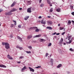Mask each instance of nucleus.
<instances>
[{"instance_id":"obj_18","label":"nucleus","mask_w":74,"mask_h":74,"mask_svg":"<svg viewBox=\"0 0 74 74\" xmlns=\"http://www.w3.org/2000/svg\"><path fill=\"white\" fill-rule=\"evenodd\" d=\"M62 66V64H60L58 65L57 66V68H59L60 67Z\"/></svg>"},{"instance_id":"obj_17","label":"nucleus","mask_w":74,"mask_h":74,"mask_svg":"<svg viewBox=\"0 0 74 74\" xmlns=\"http://www.w3.org/2000/svg\"><path fill=\"white\" fill-rule=\"evenodd\" d=\"M41 35L40 34H39L38 35L34 37L35 38V37H41Z\"/></svg>"},{"instance_id":"obj_39","label":"nucleus","mask_w":74,"mask_h":74,"mask_svg":"<svg viewBox=\"0 0 74 74\" xmlns=\"http://www.w3.org/2000/svg\"><path fill=\"white\" fill-rule=\"evenodd\" d=\"M53 12V10L52 9H50L49 10V12Z\"/></svg>"},{"instance_id":"obj_37","label":"nucleus","mask_w":74,"mask_h":74,"mask_svg":"<svg viewBox=\"0 0 74 74\" xmlns=\"http://www.w3.org/2000/svg\"><path fill=\"white\" fill-rule=\"evenodd\" d=\"M63 29H64V27H60V30H62Z\"/></svg>"},{"instance_id":"obj_64","label":"nucleus","mask_w":74,"mask_h":74,"mask_svg":"<svg viewBox=\"0 0 74 74\" xmlns=\"http://www.w3.org/2000/svg\"><path fill=\"white\" fill-rule=\"evenodd\" d=\"M43 26H44V25H42Z\"/></svg>"},{"instance_id":"obj_28","label":"nucleus","mask_w":74,"mask_h":74,"mask_svg":"<svg viewBox=\"0 0 74 74\" xmlns=\"http://www.w3.org/2000/svg\"><path fill=\"white\" fill-rule=\"evenodd\" d=\"M44 3H42L41 5H40V7H42L43 6H44Z\"/></svg>"},{"instance_id":"obj_16","label":"nucleus","mask_w":74,"mask_h":74,"mask_svg":"<svg viewBox=\"0 0 74 74\" xmlns=\"http://www.w3.org/2000/svg\"><path fill=\"white\" fill-rule=\"evenodd\" d=\"M47 29H49V30H51L52 29V28L50 27H47Z\"/></svg>"},{"instance_id":"obj_35","label":"nucleus","mask_w":74,"mask_h":74,"mask_svg":"<svg viewBox=\"0 0 74 74\" xmlns=\"http://www.w3.org/2000/svg\"><path fill=\"white\" fill-rule=\"evenodd\" d=\"M53 60L52 59H51V62L52 63H53Z\"/></svg>"},{"instance_id":"obj_46","label":"nucleus","mask_w":74,"mask_h":74,"mask_svg":"<svg viewBox=\"0 0 74 74\" xmlns=\"http://www.w3.org/2000/svg\"><path fill=\"white\" fill-rule=\"evenodd\" d=\"M32 42H34V43H35L36 42V41H32Z\"/></svg>"},{"instance_id":"obj_34","label":"nucleus","mask_w":74,"mask_h":74,"mask_svg":"<svg viewBox=\"0 0 74 74\" xmlns=\"http://www.w3.org/2000/svg\"><path fill=\"white\" fill-rule=\"evenodd\" d=\"M41 66H38V67H36V68H40L41 67Z\"/></svg>"},{"instance_id":"obj_33","label":"nucleus","mask_w":74,"mask_h":74,"mask_svg":"<svg viewBox=\"0 0 74 74\" xmlns=\"http://www.w3.org/2000/svg\"><path fill=\"white\" fill-rule=\"evenodd\" d=\"M51 45V43H49V44L48 45V47H50Z\"/></svg>"},{"instance_id":"obj_55","label":"nucleus","mask_w":74,"mask_h":74,"mask_svg":"<svg viewBox=\"0 0 74 74\" xmlns=\"http://www.w3.org/2000/svg\"><path fill=\"white\" fill-rule=\"evenodd\" d=\"M47 17H48V18H51L50 16H48Z\"/></svg>"},{"instance_id":"obj_2","label":"nucleus","mask_w":74,"mask_h":74,"mask_svg":"<svg viewBox=\"0 0 74 74\" xmlns=\"http://www.w3.org/2000/svg\"><path fill=\"white\" fill-rule=\"evenodd\" d=\"M46 22V21L45 20H42L41 21V23L42 24H43L44 25L45 24Z\"/></svg>"},{"instance_id":"obj_1","label":"nucleus","mask_w":74,"mask_h":74,"mask_svg":"<svg viewBox=\"0 0 74 74\" xmlns=\"http://www.w3.org/2000/svg\"><path fill=\"white\" fill-rule=\"evenodd\" d=\"M2 44L3 45H5V48L6 49H8L10 48V46L9 45H10V44H8V43L7 42H2Z\"/></svg>"},{"instance_id":"obj_61","label":"nucleus","mask_w":74,"mask_h":74,"mask_svg":"<svg viewBox=\"0 0 74 74\" xmlns=\"http://www.w3.org/2000/svg\"><path fill=\"white\" fill-rule=\"evenodd\" d=\"M60 24H59L58 25V26H60Z\"/></svg>"},{"instance_id":"obj_27","label":"nucleus","mask_w":74,"mask_h":74,"mask_svg":"<svg viewBox=\"0 0 74 74\" xmlns=\"http://www.w3.org/2000/svg\"><path fill=\"white\" fill-rule=\"evenodd\" d=\"M39 31V30L38 29H36L35 30V32H38Z\"/></svg>"},{"instance_id":"obj_9","label":"nucleus","mask_w":74,"mask_h":74,"mask_svg":"<svg viewBox=\"0 0 74 74\" xmlns=\"http://www.w3.org/2000/svg\"><path fill=\"white\" fill-rule=\"evenodd\" d=\"M0 67L6 68V66H5L3 64H0Z\"/></svg>"},{"instance_id":"obj_3","label":"nucleus","mask_w":74,"mask_h":74,"mask_svg":"<svg viewBox=\"0 0 74 74\" xmlns=\"http://www.w3.org/2000/svg\"><path fill=\"white\" fill-rule=\"evenodd\" d=\"M11 14H12V13H11V12L10 11L8 12V13H5L6 15H11Z\"/></svg>"},{"instance_id":"obj_44","label":"nucleus","mask_w":74,"mask_h":74,"mask_svg":"<svg viewBox=\"0 0 74 74\" xmlns=\"http://www.w3.org/2000/svg\"><path fill=\"white\" fill-rule=\"evenodd\" d=\"M22 10V8H19V10Z\"/></svg>"},{"instance_id":"obj_20","label":"nucleus","mask_w":74,"mask_h":74,"mask_svg":"<svg viewBox=\"0 0 74 74\" xmlns=\"http://www.w3.org/2000/svg\"><path fill=\"white\" fill-rule=\"evenodd\" d=\"M40 39V41L41 42H45V40L42 39Z\"/></svg>"},{"instance_id":"obj_22","label":"nucleus","mask_w":74,"mask_h":74,"mask_svg":"<svg viewBox=\"0 0 74 74\" xmlns=\"http://www.w3.org/2000/svg\"><path fill=\"white\" fill-rule=\"evenodd\" d=\"M26 69V66H25L24 67H23V68L22 69V71H23V70H24L25 69Z\"/></svg>"},{"instance_id":"obj_30","label":"nucleus","mask_w":74,"mask_h":74,"mask_svg":"<svg viewBox=\"0 0 74 74\" xmlns=\"http://www.w3.org/2000/svg\"><path fill=\"white\" fill-rule=\"evenodd\" d=\"M14 27V24H11L10 25V27L12 28Z\"/></svg>"},{"instance_id":"obj_29","label":"nucleus","mask_w":74,"mask_h":74,"mask_svg":"<svg viewBox=\"0 0 74 74\" xmlns=\"http://www.w3.org/2000/svg\"><path fill=\"white\" fill-rule=\"evenodd\" d=\"M28 47L30 50H31V49H32V47L31 46Z\"/></svg>"},{"instance_id":"obj_52","label":"nucleus","mask_w":74,"mask_h":74,"mask_svg":"<svg viewBox=\"0 0 74 74\" xmlns=\"http://www.w3.org/2000/svg\"><path fill=\"white\" fill-rule=\"evenodd\" d=\"M64 33H65V32H64L62 34V35H63L64 34Z\"/></svg>"},{"instance_id":"obj_15","label":"nucleus","mask_w":74,"mask_h":74,"mask_svg":"<svg viewBox=\"0 0 74 74\" xmlns=\"http://www.w3.org/2000/svg\"><path fill=\"white\" fill-rule=\"evenodd\" d=\"M32 35H30L29 36H28L27 37V39H30L31 38H32Z\"/></svg>"},{"instance_id":"obj_31","label":"nucleus","mask_w":74,"mask_h":74,"mask_svg":"<svg viewBox=\"0 0 74 74\" xmlns=\"http://www.w3.org/2000/svg\"><path fill=\"white\" fill-rule=\"evenodd\" d=\"M47 3L48 4H51V2L49 1H48V0H47Z\"/></svg>"},{"instance_id":"obj_54","label":"nucleus","mask_w":74,"mask_h":74,"mask_svg":"<svg viewBox=\"0 0 74 74\" xmlns=\"http://www.w3.org/2000/svg\"><path fill=\"white\" fill-rule=\"evenodd\" d=\"M41 18V16H39V18Z\"/></svg>"},{"instance_id":"obj_32","label":"nucleus","mask_w":74,"mask_h":74,"mask_svg":"<svg viewBox=\"0 0 74 74\" xmlns=\"http://www.w3.org/2000/svg\"><path fill=\"white\" fill-rule=\"evenodd\" d=\"M23 58H24V57H23V56H20L19 57V59H22Z\"/></svg>"},{"instance_id":"obj_14","label":"nucleus","mask_w":74,"mask_h":74,"mask_svg":"<svg viewBox=\"0 0 74 74\" xmlns=\"http://www.w3.org/2000/svg\"><path fill=\"white\" fill-rule=\"evenodd\" d=\"M60 10H61V9H60V8H58V9H56V10L57 12H60Z\"/></svg>"},{"instance_id":"obj_24","label":"nucleus","mask_w":74,"mask_h":74,"mask_svg":"<svg viewBox=\"0 0 74 74\" xmlns=\"http://www.w3.org/2000/svg\"><path fill=\"white\" fill-rule=\"evenodd\" d=\"M72 39H71V40H69V42H68V44L71 43L72 42Z\"/></svg>"},{"instance_id":"obj_60","label":"nucleus","mask_w":74,"mask_h":74,"mask_svg":"<svg viewBox=\"0 0 74 74\" xmlns=\"http://www.w3.org/2000/svg\"><path fill=\"white\" fill-rule=\"evenodd\" d=\"M50 6H52V5H51V4L50 5Z\"/></svg>"},{"instance_id":"obj_25","label":"nucleus","mask_w":74,"mask_h":74,"mask_svg":"<svg viewBox=\"0 0 74 74\" xmlns=\"http://www.w3.org/2000/svg\"><path fill=\"white\" fill-rule=\"evenodd\" d=\"M13 21L14 22V25H16V22L15 21Z\"/></svg>"},{"instance_id":"obj_23","label":"nucleus","mask_w":74,"mask_h":74,"mask_svg":"<svg viewBox=\"0 0 74 74\" xmlns=\"http://www.w3.org/2000/svg\"><path fill=\"white\" fill-rule=\"evenodd\" d=\"M15 3H13L12 5H11V7H13L14 6V5H15Z\"/></svg>"},{"instance_id":"obj_47","label":"nucleus","mask_w":74,"mask_h":74,"mask_svg":"<svg viewBox=\"0 0 74 74\" xmlns=\"http://www.w3.org/2000/svg\"><path fill=\"white\" fill-rule=\"evenodd\" d=\"M71 9H73V6H71Z\"/></svg>"},{"instance_id":"obj_41","label":"nucleus","mask_w":74,"mask_h":74,"mask_svg":"<svg viewBox=\"0 0 74 74\" xmlns=\"http://www.w3.org/2000/svg\"><path fill=\"white\" fill-rule=\"evenodd\" d=\"M19 49H20V50H22L23 49V48H22V47H19Z\"/></svg>"},{"instance_id":"obj_8","label":"nucleus","mask_w":74,"mask_h":74,"mask_svg":"<svg viewBox=\"0 0 74 74\" xmlns=\"http://www.w3.org/2000/svg\"><path fill=\"white\" fill-rule=\"evenodd\" d=\"M48 24H50V25H52V22L51 21H47Z\"/></svg>"},{"instance_id":"obj_51","label":"nucleus","mask_w":74,"mask_h":74,"mask_svg":"<svg viewBox=\"0 0 74 74\" xmlns=\"http://www.w3.org/2000/svg\"><path fill=\"white\" fill-rule=\"evenodd\" d=\"M60 34L59 33H58L57 34H56V35H59Z\"/></svg>"},{"instance_id":"obj_11","label":"nucleus","mask_w":74,"mask_h":74,"mask_svg":"<svg viewBox=\"0 0 74 74\" xmlns=\"http://www.w3.org/2000/svg\"><path fill=\"white\" fill-rule=\"evenodd\" d=\"M29 68L30 69V71L34 72V70L31 67H29Z\"/></svg>"},{"instance_id":"obj_26","label":"nucleus","mask_w":74,"mask_h":74,"mask_svg":"<svg viewBox=\"0 0 74 74\" xmlns=\"http://www.w3.org/2000/svg\"><path fill=\"white\" fill-rule=\"evenodd\" d=\"M26 52L28 54L31 53V52L30 51H26Z\"/></svg>"},{"instance_id":"obj_6","label":"nucleus","mask_w":74,"mask_h":74,"mask_svg":"<svg viewBox=\"0 0 74 74\" xmlns=\"http://www.w3.org/2000/svg\"><path fill=\"white\" fill-rule=\"evenodd\" d=\"M7 57L8 58H9L10 60H12L13 58L11 56H10L9 55H8L7 56Z\"/></svg>"},{"instance_id":"obj_42","label":"nucleus","mask_w":74,"mask_h":74,"mask_svg":"<svg viewBox=\"0 0 74 74\" xmlns=\"http://www.w3.org/2000/svg\"><path fill=\"white\" fill-rule=\"evenodd\" d=\"M48 55H49V54H48V53H46V57H47V56H48Z\"/></svg>"},{"instance_id":"obj_12","label":"nucleus","mask_w":74,"mask_h":74,"mask_svg":"<svg viewBox=\"0 0 74 74\" xmlns=\"http://www.w3.org/2000/svg\"><path fill=\"white\" fill-rule=\"evenodd\" d=\"M27 4H29L30 5L32 3V1H27Z\"/></svg>"},{"instance_id":"obj_10","label":"nucleus","mask_w":74,"mask_h":74,"mask_svg":"<svg viewBox=\"0 0 74 74\" xmlns=\"http://www.w3.org/2000/svg\"><path fill=\"white\" fill-rule=\"evenodd\" d=\"M63 41V39L62 38L61 39V40L59 42V44L60 45H61L62 43V42Z\"/></svg>"},{"instance_id":"obj_45","label":"nucleus","mask_w":74,"mask_h":74,"mask_svg":"<svg viewBox=\"0 0 74 74\" xmlns=\"http://www.w3.org/2000/svg\"><path fill=\"white\" fill-rule=\"evenodd\" d=\"M16 47L17 48H19L20 47H19V46H17Z\"/></svg>"},{"instance_id":"obj_43","label":"nucleus","mask_w":74,"mask_h":74,"mask_svg":"<svg viewBox=\"0 0 74 74\" xmlns=\"http://www.w3.org/2000/svg\"><path fill=\"white\" fill-rule=\"evenodd\" d=\"M71 14H72L73 15V16H74V12H72L71 13Z\"/></svg>"},{"instance_id":"obj_21","label":"nucleus","mask_w":74,"mask_h":74,"mask_svg":"<svg viewBox=\"0 0 74 74\" xmlns=\"http://www.w3.org/2000/svg\"><path fill=\"white\" fill-rule=\"evenodd\" d=\"M68 39L69 40L70 39H72V37L71 36H70L68 37Z\"/></svg>"},{"instance_id":"obj_48","label":"nucleus","mask_w":74,"mask_h":74,"mask_svg":"<svg viewBox=\"0 0 74 74\" xmlns=\"http://www.w3.org/2000/svg\"><path fill=\"white\" fill-rule=\"evenodd\" d=\"M42 0H39V3H40L41 2Z\"/></svg>"},{"instance_id":"obj_62","label":"nucleus","mask_w":74,"mask_h":74,"mask_svg":"<svg viewBox=\"0 0 74 74\" xmlns=\"http://www.w3.org/2000/svg\"><path fill=\"white\" fill-rule=\"evenodd\" d=\"M53 74H57V73H53Z\"/></svg>"},{"instance_id":"obj_58","label":"nucleus","mask_w":74,"mask_h":74,"mask_svg":"<svg viewBox=\"0 0 74 74\" xmlns=\"http://www.w3.org/2000/svg\"><path fill=\"white\" fill-rule=\"evenodd\" d=\"M67 73L69 74L70 73V72H67Z\"/></svg>"},{"instance_id":"obj_36","label":"nucleus","mask_w":74,"mask_h":74,"mask_svg":"<svg viewBox=\"0 0 74 74\" xmlns=\"http://www.w3.org/2000/svg\"><path fill=\"white\" fill-rule=\"evenodd\" d=\"M3 11V9H0V13H1V12H2Z\"/></svg>"},{"instance_id":"obj_59","label":"nucleus","mask_w":74,"mask_h":74,"mask_svg":"<svg viewBox=\"0 0 74 74\" xmlns=\"http://www.w3.org/2000/svg\"><path fill=\"white\" fill-rule=\"evenodd\" d=\"M64 45H66V44L65 43H64Z\"/></svg>"},{"instance_id":"obj_7","label":"nucleus","mask_w":74,"mask_h":74,"mask_svg":"<svg viewBox=\"0 0 74 74\" xmlns=\"http://www.w3.org/2000/svg\"><path fill=\"white\" fill-rule=\"evenodd\" d=\"M37 27H31L29 29L30 30L31 29H37Z\"/></svg>"},{"instance_id":"obj_4","label":"nucleus","mask_w":74,"mask_h":74,"mask_svg":"<svg viewBox=\"0 0 74 74\" xmlns=\"http://www.w3.org/2000/svg\"><path fill=\"white\" fill-rule=\"evenodd\" d=\"M16 11H17V9H16L13 8V9H12L10 11V12H15Z\"/></svg>"},{"instance_id":"obj_50","label":"nucleus","mask_w":74,"mask_h":74,"mask_svg":"<svg viewBox=\"0 0 74 74\" xmlns=\"http://www.w3.org/2000/svg\"><path fill=\"white\" fill-rule=\"evenodd\" d=\"M56 34V32H55V33H54L52 34L53 35H55V34Z\"/></svg>"},{"instance_id":"obj_56","label":"nucleus","mask_w":74,"mask_h":74,"mask_svg":"<svg viewBox=\"0 0 74 74\" xmlns=\"http://www.w3.org/2000/svg\"><path fill=\"white\" fill-rule=\"evenodd\" d=\"M72 23H74V21H72Z\"/></svg>"},{"instance_id":"obj_49","label":"nucleus","mask_w":74,"mask_h":74,"mask_svg":"<svg viewBox=\"0 0 74 74\" xmlns=\"http://www.w3.org/2000/svg\"><path fill=\"white\" fill-rule=\"evenodd\" d=\"M70 50L71 51H73V49H72V48L70 49Z\"/></svg>"},{"instance_id":"obj_40","label":"nucleus","mask_w":74,"mask_h":74,"mask_svg":"<svg viewBox=\"0 0 74 74\" xmlns=\"http://www.w3.org/2000/svg\"><path fill=\"white\" fill-rule=\"evenodd\" d=\"M18 27L19 28H21V25H19L18 26Z\"/></svg>"},{"instance_id":"obj_5","label":"nucleus","mask_w":74,"mask_h":74,"mask_svg":"<svg viewBox=\"0 0 74 74\" xmlns=\"http://www.w3.org/2000/svg\"><path fill=\"white\" fill-rule=\"evenodd\" d=\"M32 12V11L31 10V8H29L27 9V12L29 13H31Z\"/></svg>"},{"instance_id":"obj_57","label":"nucleus","mask_w":74,"mask_h":74,"mask_svg":"<svg viewBox=\"0 0 74 74\" xmlns=\"http://www.w3.org/2000/svg\"><path fill=\"white\" fill-rule=\"evenodd\" d=\"M1 33V30L0 29V33Z\"/></svg>"},{"instance_id":"obj_19","label":"nucleus","mask_w":74,"mask_h":74,"mask_svg":"<svg viewBox=\"0 0 74 74\" xmlns=\"http://www.w3.org/2000/svg\"><path fill=\"white\" fill-rule=\"evenodd\" d=\"M29 18V16H27V17L24 18L25 20H27Z\"/></svg>"},{"instance_id":"obj_53","label":"nucleus","mask_w":74,"mask_h":74,"mask_svg":"<svg viewBox=\"0 0 74 74\" xmlns=\"http://www.w3.org/2000/svg\"><path fill=\"white\" fill-rule=\"evenodd\" d=\"M17 63H19V64H20V63H21V62H17Z\"/></svg>"},{"instance_id":"obj_63","label":"nucleus","mask_w":74,"mask_h":74,"mask_svg":"<svg viewBox=\"0 0 74 74\" xmlns=\"http://www.w3.org/2000/svg\"><path fill=\"white\" fill-rule=\"evenodd\" d=\"M51 55H50V57H51Z\"/></svg>"},{"instance_id":"obj_38","label":"nucleus","mask_w":74,"mask_h":74,"mask_svg":"<svg viewBox=\"0 0 74 74\" xmlns=\"http://www.w3.org/2000/svg\"><path fill=\"white\" fill-rule=\"evenodd\" d=\"M68 23L69 24H70L71 23V22L70 21H68Z\"/></svg>"},{"instance_id":"obj_13","label":"nucleus","mask_w":74,"mask_h":74,"mask_svg":"<svg viewBox=\"0 0 74 74\" xmlns=\"http://www.w3.org/2000/svg\"><path fill=\"white\" fill-rule=\"evenodd\" d=\"M17 38L19 39L20 40H21V41H22V39L21 38V37H20L19 36H17Z\"/></svg>"}]
</instances>
